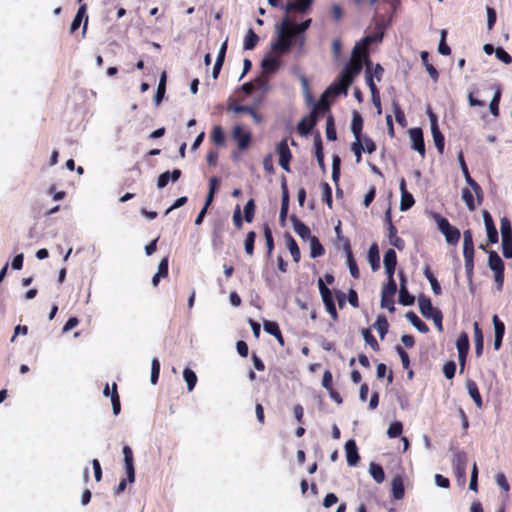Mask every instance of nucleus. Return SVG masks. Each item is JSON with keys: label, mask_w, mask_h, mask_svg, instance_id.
Segmentation results:
<instances>
[{"label": "nucleus", "mask_w": 512, "mask_h": 512, "mask_svg": "<svg viewBox=\"0 0 512 512\" xmlns=\"http://www.w3.org/2000/svg\"><path fill=\"white\" fill-rule=\"evenodd\" d=\"M466 387L470 397L473 399L475 405L481 409L483 407L482 396L479 392L478 386L475 381L469 379L466 382Z\"/></svg>", "instance_id": "b1692460"}, {"label": "nucleus", "mask_w": 512, "mask_h": 512, "mask_svg": "<svg viewBox=\"0 0 512 512\" xmlns=\"http://www.w3.org/2000/svg\"><path fill=\"white\" fill-rule=\"evenodd\" d=\"M286 240H287V248L289 249V251L291 253L293 261L295 263H298L301 258V253H300V249L298 247L297 242L291 235H287Z\"/></svg>", "instance_id": "a19ab883"}, {"label": "nucleus", "mask_w": 512, "mask_h": 512, "mask_svg": "<svg viewBox=\"0 0 512 512\" xmlns=\"http://www.w3.org/2000/svg\"><path fill=\"white\" fill-rule=\"evenodd\" d=\"M256 239V233L254 231L248 232L244 241L245 252L247 255L252 256L254 254V243Z\"/></svg>", "instance_id": "6e6d98bb"}, {"label": "nucleus", "mask_w": 512, "mask_h": 512, "mask_svg": "<svg viewBox=\"0 0 512 512\" xmlns=\"http://www.w3.org/2000/svg\"><path fill=\"white\" fill-rule=\"evenodd\" d=\"M397 291V285L387 283L381 292V307L387 308L390 312L395 310L394 295Z\"/></svg>", "instance_id": "9d476101"}, {"label": "nucleus", "mask_w": 512, "mask_h": 512, "mask_svg": "<svg viewBox=\"0 0 512 512\" xmlns=\"http://www.w3.org/2000/svg\"><path fill=\"white\" fill-rule=\"evenodd\" d=\"M447 31H441V39L438 46V52L442 55L448 56L451 54V48L446 43Z\"/></svg>", "instance_id": "0e129e2a"}, {"label": "nucleus", "mask_w": 512, "mask_h": 512, "mask_svg": "<svg viewBox=\"0 0 512 512\" xmlns=\"http://www.w3.org/2000/svg\"><path fill=\"white\" fill-rule=\"evenodd\" d=\"M259 42V36L252 28H249L244 38V49L253 50Z\"/></svg>", "instance_id": "4c0bfd02"}, {"label": "nucleus", "mask_w": 512, "mask_h": 512, "mask_svg": "<svg viewBox=\"0 0 512 512\" xmlns=\"http://www.w3.org/2000/svg\"><path fill=\"white\" fill-rule=\"evenodd\" d=\"M281 62L275 57H266L261 62L264 73L273 74L280 68Z\"/></svg>", "instance_id": "c756f323"}, {"label": "nucleus", "mask_w": 512, "mask_h": 512, "mask_svg": "<svg viewBox=\"0 0 512 512\" xmlns=\"http://www.w3.org/2000/svg\"><path fill=\"white\" fill-rule=\"evenodd\" d=\"M500 230L502 239L512 238V226L507 217H503L500 221Z\"/></svg>", "instance_id": "13d9d810"}, {"label": "nucleus", "mask_w": 512, "mask_h": 512, "mask_svg": "<svg viewBox=\"0 0 512 512\" xmlns=\"http://www.w3.org/2000/svg\"><path fill=\"white\" fill-rule=\"evenodd\" d=\"M352 84V81L349 80V77H345L340 74L338 81L331 84L328 89L325 91L327 95H340L342 93H346L349 86Z\"/></svg>", "instance_id": "f8f14e48"}, {"label": "nucleus", "mask_w": 512, "mask_h": 512, "mask_svg": "<svg viewBox=\"0 0 512 512\" xmlns=\"http://www.w3.org/2000/svg\"><path fill=\"white\" fill-rule=\"evenodd\" d=\"M458 160H459L463 175L465 177V180H466L467 184L471 187L473 192L475 193L476 198H477V204L480 205L483 201V191H482L481 186L470 176V173H469L468 167L466 165V162L464 160L462 151H460L458 154Z\"/></svg>", "instance_id": "39448f33"}, {"label": "nucleus", "mask_w": 512, "mask_h": 512, "mask_svg": "<svg viewBox=\"0 0 512 512\" xmlns=\"http://www.w3.org/2000/svg\"><path fill=\"white\" fill-rule=\"evenodd\" d=\"M495 93L494 96L490 102L489 108L490 112L494 117L499 116V103L502 95V86L500 84H497L494 86Z\"/></svg>", "instance_id": "72a5a7b5"}, {"label": "nucleus", "mask_w": 512, "mask_h": 512, "mask_svg": "<svg viewBox=\"0 0 512 512\" xmlns=\"http://www.w3.org/2000/svg\"><path fill=\"white\" fill-rule=\"evenodd\" d=\"M363 65H365V62L362 61L360 57L351 54V59L346 64L341 74L345 77H349V80L353 82L354 77L362 71Z\"/></svg>", "instance_id": "1a4fd4ad"}, {"label": "nucleus", "mask_w": 512, "mask_h": 512, "mask_svg": "<svg viewBox=\"0 0 512 512\" xmlns=\"http://www.w3.org/2000/svg\"><path fill=\"white\" fill-rule=\"evenodd\" d=\"M387 230L389 243L398 250H403L405 248V242L397 235V228L394 225H390V227H387Z\"/></svg>", "instance_id": "bb28decb"}, {"label": "nucleus", "mask_w": 512, "mask_h": 512, "mask_svg": "<svg viewBox=\"0 0 512 512\" xmlns=\"http://www.w3.org/2000/svg\"><path fill=\"white\" fill-rule=\"evenodd\" d=\"M363 118L358 111H353L351 131L355 137V141L362 140Z\"/></svg>", "instance_id": "4be33fe9"}, {"label": "nucleus", "mask_w": 512, "mask_h": 512, "mask_svg": "<svg viewBox=\"0 0 512 512\" xmlns=\"http://www.w3.org/2000/svg\"><path fill=\"white\" fill-rule=\"evenodd\" d=\"M263 325L265 332L273 335L281 346L285 345L284 338L277 322L266 320Z\"/></svg>", "instance_id": "5701e85b"}, {"label": "nucleus", "mask_w": 512, "mask_h": 512, "mask_svg": "<svg viewBox=\"0 0 512 512\" xmlns=\"http://www.w3.org/2000/svg\"><path fill=\"white\" fill-rule=\"evenodd\" d=\"M211 140L217 146H222L225 143V135L221 126H214L211 132Z\"/></svg>", "instance_id": "49530a36"}, {"label": "nucleus", "mask_w": 512, "mask_h": 512, "mask_svg": "<svg viewBox=\"0 0 512 512\" xmlns=\"http://www.w3.org/2000/svg\"><path fill=\"white\" fill-rule=\"evenodd\" d=\"M111 402H112L113 414L115 416H117L121 411V402H120V396H119V393L117 390V384L115 382L112 384Z\"/></svg>", "instance_id": "79ce46f5"}, {"label": "nucleus", "mask_w": 512, "mask_h": 512, "mask_svg": "<svg viewBox=\"0 0 512 512\" xmlns=\"http://www.w3.org/2000/svg\"><path fill=\"white\" fill-rule=\"evenodd\" d=\"M318 287L327 312L334 321H337L338 312L336 310V306L330 289L325 285L324 281L321 278L318 279Z\"/></svg>", "instance_id": "20e7f679"}, {"label": "nucleus", "mask_w": 512, "mask_h": 512, "mask_svg": "<svg viewBox=\"0 0 512 512\" xmlns=\"http://www.w3.org/2000/svg\"><path fill=\"white\" fill-rule=\"evenodd\" d=\"M483 219L484 224L487 231L488 241L491 244H495L498 242V231L495 227L494 221L490 215V213L486 210L483 211Z\"/></svg>", "instance_id": "dca6fc26"}, {"label": "nucleus", "mask_w": 512, "mask_h": 512, "mask_svg": "<svg viewBox=\"0 0 512 512\" xmlns=\"http://www.w3.org/2000/svg\"><path fill=\"white\" fill-rule=\"evenodd\" d=\"M391 490L393 498L396 500H401L404 497L405 489L403 479L400 476H396L393 478L391 482Z\"/></svg>", "instance_id": "c85d7f7f"}, {"label": "nucleus", "mask_w": 512, "mask_h": 512, "mask_svg": "<svg viewBox=\"0 0 512 512\" xmlns=\"http://www.w3.org/2000/svg\"><path fill=\"white\" fill-rule=\"evenodd\" d=\"M282 189V200H281V209H280V220L284 222L287 218L288 209H289V191L287 187L286 178L283 177L281 183Z\"/></svg>", "instance_id": "412c9836"}, {"label": "nucleus", "mask_w": 512, "mask_h": 512, "mask_svg": "<svg viewBox=\"0 0 512 512\" xmlns=\"http://www.w3.org/2000/svg\"><path fill=\"white\" fill-rule=\"evenodd\" d=\"M418 305L421 314L428 319H430L437 311H440L439 309L433 307L430 298L425 295L419 296Z\"/></svg>", "instance_id": "6ab92c4d"}, {"label": "nucleus", "mask_w": 512, "mask_h": 512, "mask_svg": "<svg viewBox=\"0 0 512 512\" xmlns=\"http://www.w3.org/2000/svg\"><path fill=\"white\" fill-rule=\"evenodd\" d=\"M494 325V336L503 337L505 333V325L497 315L492 318Z\"/></svg>", "instance_id": "338daca9"}, {"label": "nucleus", "mask_w": 512, "mask_h": 512, "mask_svg": "<svg viewBox=\"0 0 512 512\" xmlns=\"http://www.w3.org/2000/svg\"><path fill=\"white\" fill-rule=\"evenodd\" d=\"M256 210V204L254 199H250L247 201L245 207H244V220L248 223H251L254 219Z\"/></svg>", "instance_id": "8fccbe9b"}, {"label": "nucleus", "mask_w": 512, "mask_h": 512, "mask_svg": "<svg viewBox=\"0 0 512 512\" xmlns=\"http://www.w3.org/2000/svg\"><path fill=\"white\" fill-rule=\"evenodd\" d=\"M322 200L327 204L329 208H332V189L327 182L321 183Z\"/></svg>", "instance_id": "4d7b16f0"}, {"label": "nucleus", "mask_w": 512, "mask_h": 512, "mask_svg": "<svg viewBox=\"0 0 512 512\" xmlns=\"http://www.w3.org/2000/svg\"><path fill=\"white\" fill-rule=\"evenodd\" d=\"M232 138L237 143L240 151L247 150L252 141L251 132L244 129L241 125H235L233 127Z\"/></svg>", "instance_id": "423d86ee"}, {"label": "nucleus", "mask_w": 512, "mask_h": 512, "mask_svg": "<svg viewBox=\"0 0 512 512\" xmlns=\"http://www.w3.org/2000/svg\"><path fill=\"white\" fill-rule=\"evenodd\" d=\"M276 152L279 155V164L287 172H290V161L292 153L288 146L287 138L281 140L276 146Z\"/></svg>", "instance_id": "0eeeda50"}, {"label": "nucleus", "mask_w": 512, "mask_h": 512, "mask_svg": "<svg viewBox=\"0 0 512 512\" xmlns=\"http://www.w3.org/2000/svg\"><path fill=\"white\" fill-rule=\"evenodd\" d=\"M313 0H295V2H290L286 5V9L288 11L295 10L300 13L306 12L311 6Z\"/></svg>", "instance_id": "58836bf2"}, {"label": "nucleus", "mask_w": 512, "mask_h": 512, "mask_svg": "<svg viewBox=\"0 0 512 512\" xmlns=\"http://www.w3.org/2000/svg\"><path fill=\"white\" fill-rule=\"evenodd\" d=\"M165 91H166V73L163 72V74L161 75L160 81H159V85H158L155 97H154L155 103L157 105L162 101Z\"/></svg>", "instance_id": "3c124183"}, {"label": "nucleus", "mask_w": 512, "mask_h": 512, "mask_svg": "<svg viewBox=\"0 0 512 512\" xmlns=\"http://www.w3.org/2000/svg\"><path fill=\"white\" fill-rule=\"evenodd\" d=\"M368 47L369 46H363V40L361 39L360 42L356 43L352 50V55L360 57V59L365 62L366 68L372 65L369 58Z\"/></svg>", "instance_id": "393cba45"}, {"label": "nucleus", "mask_w": 512, "mask_h": 512, "mask_svg": "<svg viewBox=\"0 0 512 512\" xmlns=\"http://www.w3.org/2000/svg\"><path fill=\"white\" fill-rule=\"evenodd\" d=\"M265 85H266L265 80H263L261 78H257L254 82L244 83L242 85V90L246 95H251L256 90V88H262Z\"/></svg>", "instance_id": "a18cd8bd"}, {"label": "nucleus", "mask_w": 512, "mask_h": 512, "mask_svg": "<svg viewBox=\"0 0 512 512\" xmlns=\"http://www.w3.org/2000/svg\"><path fill=\"white\" fill-rule=\"evenodd\" d=\"M502 253L505 258H512V238L502 239Z\"/></svg>", "instance_id": "774afa93"}, {"label": "nucleus", "mask_w": 512, "mask_h": 512, "mask_svg": "<svg viewBox=\"0 0 512 512\" xmlns=\"http://www.w3.org/2000/svg\"><path fill=\"white\" fill-rule=\"evenodd\" d=\"M409 135L412 142V149L416 150L422 157H424L426 151L422 129L412 128L409 131Z\"/></svg>", "instance_id": "ddd939ff"}, {"label": "nucleus", "mask_w": 512, "mask_h": 512, "mask_svg": "<svg viewBox=\"0 0 512 512\" xmlns=\"http://www.w3.org/2000/svg\"><path fill=\"white\" fill-rule=\"evenodd\" d=\"M431 132H432V136H433V139H434L435 146H436L438 152L440 154H442L443 151H444L445 139H444V136H443V134L441 133V131L439 129V126L434 124L433 127H431Z\"/></svg>", "instance_id": "e433bc0d"}, {"label": "nucleus", "mask_w": 512, "mask_h": 512, "mask_svg": "<svg viewBox=\"0 0 512 512\" xmlns=\"http://www.w3.org/2000/svg\"><path fill=\"white\" fill-rule=\"evenodd\" d=\"M362 335H363V338H364L366 344L369 345L372 350H374L375 352H378L380 350V345H379L378 341L376 340V338L371 333L370 328H364L362 330Z\"/></svg>", "instance_id": "c03bdc74"}, {"label": "nucleus", "mask_w": 512, "mask_h": 512, "mask_svg": "<svg viewBox=\"0 0 512 512\" xmlns=\"http://www.w3.org/2000/svg\"><path fill=\"white\" fill-rule=\"evenodd\" d=\"M123 455L128 482L133 483L135 481L134 458L133 451L128 445L123 447Z\"/></svg>", "instance_id": "4468645a"}, {"label": "nucleus", "mask_w": 512, "mask_h": 512, "mask_svg": "<svg viewBox=\"0 0 512 512\" xmlns=\"http://www.w3.org/2000/svg\"><path fill=\"white\" fill-rule=\"evenodd\" d=\"M291 221L293 222L294 231L302 238L308 239L311 237L310 228L301 222L296 216L291 217Z\"/></svg>", "instance_id": "cd10ccee"}, {"label": "nucleus", "mask_w": 512, "mask_h": 512, "mask_svg": "<svg viewBox=\"0 0 512 512\" xmlns=\"http://www.w3.org/2000/svg\"><path fill=\"white\" fill-rule=\"evenodd\" d=\"M474 328V342H475V353L477 356L482 355L483 352V333L478 324L475 322L473 325Z\"/></svg>", "instance_id": "c9c22d12"}, {"label": "nucleus", "mask_w": 512, "mask_h": 512, "mask_svg": "<svg viewBox=\"0 0 512 512\" xmlns=\"http://www.w3.org/2000/svg\"><path fill=\"white\" fill-rule=\"evenodd\" d=\"M463 256L467 280L472 282L474 275V243L473 233L470 229L463 232Z\"/></svg>", "instance_id": "f03ea898"}, {"label": "nucleus", "mask_w": 512, "mask_h": 512, "mask_svg": "<svg viewBox=\"0 0 512 512\" xmlns=\"http://www.w3.org/2000/svg\"><path fill=\"white\" fill-rule=\"evenodd\" d=\"M346 459L349 466H356L360 460L356 442L350 439L345 444Z\"/></svg>", "instance_id": "a211bd4d"}, {"label": "nucleus", "mask_w": 512, "mask_h": 512, "mask_svg": "<svg viewBox=\"0 0 512 512\" xmlns=\"http://www.w3.org/2000/svg\"><path fill=\"white\" fill-rule=\"evenodd\" d=\"M370 474L377 483H382L385 480L384 470L379 464H370Z\"/></svg>", "instance_id": "de8ad7c7"}, {"label": "nucleus", "mask_w": 512, "mask_h": 512, "mask_svg": "<svg viewBox=\"0 0 512 512\" xmlns=\"http://www.w3.org/2000/svg\"><path fill=\"white\" fill-rule=\"evenodd\" d=\"M368 261L373 271H377L380 268V255L378 245L376 243H373L369 248Z\"/></svg>", "instance_id": "7c9ffc66"}, {"label": "nucleus", "mask_w": 512, "mask_h": 512, "mask_svg": "<svg viewBox=\"0 0 512 512\" xmlns=\"http://www.w3.org/2000/svg\"><path fill=\"white\" fill-rule=\"evenodd\" d=\"M402 431H403L402 423L399 421H395L390 424V426L387 430V435L389 438H397L402 434Z\"/></svg>", "instance_id": "680f3d73"}, {"label": "nucleus", "mask_w": 512, "mask_h": 512, "mask_svg": "<svg viewBox=\"0 0 512 512\" xmlns=\"http://www.w3.org/2000/svg\"><path fill=\"white\" fill-rule=\"evenodd\" d=\"M433 218L437 223L439 231L445 236L446 242L449 245H457L461 237L459 229L452 226L445 217L438 213H434Z\"/></svg>", "instance_id": "7ed1b4c3"}, {"label": "nucleus", "mask_w": 512, "mask_h": 512, "mask_svg": "<svg viewBox=\"0 0 512 512\" xmlns=\"http://www.w3.org/2000/svg\"><path fill=\"white\" fill-rule=\"evenodd\" d=\"M263 230H264V236H265V241H266V246H267V255L270 257L272 250L274 249V239H273L272 231L267 224L264 225Z\"/></svg>", "instance_id": "052dcab7"}, {"label": "nucleus", "mask_w": 512, "mask_h": 512, "mask_svg": "<svg viewBox=\"0 0 512 512\" xmlns=\"http://www.w3.org/2000/svg\"><path fill=\"white\" fill-rule=\"evenodd\" d=\"M317 123L315 113H310L308 116L301 119L297 125V130L300 135H307L311 132Z\"/></svg>", "instance_id": "aec40b11"}, {"label": "nucleus", "mask_w": 512, "mask_h": 512, "mask_svg": "<svg viewBox=\"0 0 512 512\" xmlns=\"http://www.w3.org/2000/svg\"><path fill=\"white\" fill-rule=\"evenodd\" d=\"M327 94L325 92L322 94L319 101L315 104L313 110L311 113H315V116L317 117V114L320 112H326L329 110V103L326 100Z\"/></svg>", "instance_id": "bf43d9fd"}, {"label": "nucleus", "mask_w": 512, "mask_h": 512, "mask_svg": "<svg viewBox=\"0 0 512 512\" xmlns=\"http://www.w3.org/2000/svg\"><path fill=\"white\" fill-rule=\"evenodd\" d=\"M456 347L458 350V359L460 365V373H463L466 363V358L469 351V338L467 333L462 332L456 342Z\"/></svg>", "instance_id": "6e6552de"}, {"label": "nucleus", "mask_w": 512, "mask_h": 512, "mask_svg": "<svg viewBox=\"0 0 512 512\" xmlns=\"http://www.w3.org/2000/svg\"><path fill=\"white\" fill-rule=\"evenodd\" d=\"M488 266L493 272L504 271V262L494 250L488 251Z\"/></svg>", "instance_id": "a878e982"}, {"label": "nucleus", "mask_w": 512, "mask_h": 512, "mask_svg": "<svg viewBox=\"0 0 512 512\" xmlns=\"http://www.w3.org/2000/svg\"><path fill=\"white\" fill-rule=\"evenodd\" d=\"M325 253V250L322 244L319 242L318 238L313 236L310 239V254L312 258H317L322 256Z\"/></svg>", "instance_id": "37998d69"}, {"label": "nucleus", "mask_w": 512, "mask_h": 512, "mask_svg": "<svg viewBox=\"0 0 512 512\" xmlns=\"http://www.w3.org/2000/svg\"><path fill=\"white\" fill-rule=\"evenodd\" d=\"M326 137L329 141H335L337 139L334 118L332 115L327 117L326 121Z\"/></svg>", "instance_id": "603ef678"}, {"label": "nucleus", "mask_w": 512, "mask_h": 512, "mask_svg": "<svg viewBox=\"0 0 512 512\" xmlns=\"http://www.w3.org/2000/svg\"><path fill=\"white\" fill-rule=\"evenodd\" d=\"M351 151L355 155L356 163H360L362 161V153L364 152V146L362 144V140L354 141L351 144Z\"/></svg>", "instance_id": "e2e57ef3"}, {"label": "nucleus", "mask_w": 512, "mask_h": 512, "mask_svg": "<svg viewBox=\"0 0 512 512\" xmlns=\"http://www.w3.org/2000/svg\"><path fill=\"white\" fill-rule=\"evenodd\" d=\"M462 199L470 211H474L476 209L473 193L469 188L462 189Z\"/></svg>", "instance_id": "5fc2aeb1"}, {"label": "nucleus", "mask_w": 512, "mask_h": 512, "mask_svg": "<svg viewBox=\"0 0 512 512\" xmlns=\"http://www.w3.org/2000/svg\"><path fill=\"white\" fill-rule=\"evenodd\" d=\"M183 377L187 383L188 391L191 392L197 383V376L195 372L190 368H185L183 371Z\"/></svg>", "instance_id": "09e8293b"}, {"label": "nucleus", "mask_w": 512, "mask_h": 512, "mask_svg": "<svg viewBox=\"0 0 512 512\" xmlns=\"http://www.w3.org/2000/svg\"><path fill=\"white\" fill-rule=\"evenodd\" d=\"M420 56H421L422 63L425 66L428 74L430 75L432 80L436 83L439 79V73H438L437 69L434 67V65L429 62V53L427 51H422Z\"/></svg>", "instance_id": "f704fd0d"}, {"label": "nucleus", "mask_w": 512, "mask_h": 512, "mask_svg": "<svg viewBox=\"0 0 512 512\" xmlns=\"http://www.w3.org/2000/svg\"><path fill=\"white\" fill-rule=\"evenodd\" d=\"M345 250L347 253V264L349 267L350 274L353 278L358 279L360 277V272H359L357 263L353 257L349 243H346Z\"/></svg>", "instance_id": "2f4dec72"}, {"label": "nucleus", "mask_w": 512, "mask_h": 512, "mask_svg": "<svg viewBox=\"0 0 512 512\" xmlns=\"http://www.w3.org/2000/svg\"><path fill=\"white\" fill-rule=\"evenodd\" d=\"M373 327L379 333L380 338L384 339L385 335L388 333L389 323L384 315H378Z\"/></svg>", "instance_id": "ea45409f"}, {"label": "nucleus", "mask_w": 512, "mask_h": 512, "mask_svg": "<svg viewBox=\"0 0 512 512\" xmlns=\"http://www.w3.org/2000/svg\"><path fill=\"white\" fill-rule=\"evenodd\" d=\"M384 267H396L397 265V254L394 249H388L384 254L383 259Z\"/></svg>", "instance_id": "864d4df0"}, {"label": "nucleus", "mask_w": 512, "mask_h": 512, "mask_svg": "<svg viewBox=\"0 0 512 512\" xmlns=\"http://www.w3.org/2000/svg\"><path fill=\"white\" fill-rule=\"evenodd\" d=\"M400 276V291H399V302L404 306H410L414 304L415 298L411 295L406 288V278L403 271L399 272Z\"/></svg>", "instance_id": "f3484780"}, {"label": "nucleus", "mask_w": 512, "mask_h": 512, "mask_svg": "<svg viewBox=\"0 0 512 512\" xmlns=\"http://www.w3.org/2000/svg\"><path fill=\"white\" fill-rule=\"evenodd\" d=\"M453 468L458 478L465 479L466 466H467V455L464 451H457L453 455L452 459Z\"/></svg>", "instance_id": "9b49d317"}, {"label": "nucleus", "mask_w": 512, "mask_h": 512, "mask_svg": "<svg viewBox=\"0 0 512 512\" xmlns=\"http://www.w3.org/2000/svg\"><path fill=\"white\" fill-rule=\"evenodd\" d=\"M295 36V31L291 29V21L285 17L278 30V39L272 44V49L282 54L288 52Z\"/></svg>", "instance_id": "f257e3e1"}, {"label": "nucleus", "mask_w": 512, "mask_h": 512, "mask_svg": "<svg viewBox=\"0 0 512 512\" xmlns=\"http://www.w3.org/2000/svg\"><path fill=\"white\" fill-rule=\"evenodd\" d=\"M160 375V362L157 358H153L151 362V383L157 384Z\"/></svg>", "instance_id": "69168bd1"}, {"label": "nucleus", "mask_w": 512, "mask_h": 512, "mask_svg": "<svg viewBox=\"0 0 512 512\" xmlns=\"http://www.w3.org/2000/svg\"><path fill=\"white\" fill-rule=\"evenodd\" d=\"M406 318L419 332H429V327L413 311H408L406 313Z\"/></svg>", "instance_id": "473e14b6"}, {"label": "nucleus", "mask_w": 512, "mask_h": 512, "mask_svg": "<svg viewBox=\"0 0 512 512\" xmlns=\"http://www.w3.org/2000/svg\"><path fill=\"white\" fill-rule=\"evenodd\" d=\"M399 188L401 191V201H400V210L407 211L409 210L415 203L414 197L407 191L406 181L404 178H401L399 183Z\"/></svg>", "instance_id": "2eb2a0df"}]
</instances>
